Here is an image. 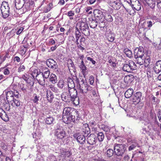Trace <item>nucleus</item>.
Listing matches in <instances>:
<instances>
[{"mask_svg":"<svg viewBox=\"0 0 161 161\" xmlns=\"http://www.w3.org/2000/svg\"><path fill=\"white\" fill-rule=\"evenodd\" d=\"M80 29L82 33L85 36H88L90 34V30L86 22L80 21L77 24L76 29Z\"/></svg>","mask_w":161,"mask_h":161,"instance_id":"f257e3e1","label":"nucleus"},{"mask_svg":"<svg viewBox=\"0 0 161 161\" xmlns=\"http://www.w3.org/2000/svg\"><path fill=\"white\" fill-rule=\"evenodd\" d=\"M78 112L76 110H73L72 108L69 107L65 108L63 112V117L65 118L66 117L67 119H71L73 121L75 120V116L74 114H78Z\"/></svg>","mask_w":161,"mask_h":161,"instance_id":"f03ea898","label":"nucleus"},{"mask_svg":"<svg viewBox=\"0 0 161 161\" xmlns=\"http://www.w3.org/2000/svg\"><path fill=\"white\" fill-rule=\"evenodd\" d=\"M114 154L118 156H122L126 150L125 146L121 144H115L114 147Z\"/></svg>","mask_w":161,"mask_h":161,"instance_id":"7ed1b4c3","label":"nucleus"},{"mask_svg":"<svg viewBox=\"0 0 161 161\" xmlns=\"http://www.w3.org/2000/svg\"><path fill=\"white\" fill-rule=\"evenodd\" d=\"M0 9L3 17L4 19H6L9 16L10 14V8L7 2L6 1L3 2Z\"/></svg>","mask_w":161,"mask_h":161,"instance_id":"20e7f679","label":"nucleus"},{"mask_svg":"<svg viewBox=\"0 0 161 161\" xmlns=\"http://www.w3.org/2000/svg\"><path fill=\"white\" fill-rule=\"evenodd\" d=\"M136 66L135 62L132 60H129L123 64L122 69L123 71L128 72H131L136 69Z\"/></svg>","mask_w":161,"mask_h":161,"instance_id":"39448f33","label":"nucleus"},{"mask_svg":"<svg viewBox=\"0 0 161 161\" xmlns=\"http://www.w3.org/2000/svg\"><path fill=\"white\" fill-rule=\"evenodd\" d=\"M35 74L36 72V79L38 81L40 84L42 85H44L45 83V80L46 79L43 75V73L41 72H38L37 70H35Z\"/></svg>","mask_w":161,"mask_h":161,"instance_id":"423d86ee","label":"nucleus"},{"mask_svg":"<svg viewBox=\"0 0 161 161\" xmlns=\"http://www.w3.org/2000/svg\"><path fill=\"white\" fill-rule=\"evenodd\" d=\"M95 18L98 21H103L105 19L103 12L99 9H95L93 12Z\"/></svg>","mask_w":161,"mask_h":161,"instance_id":"0eeeda50","label":"nucleus"},{"mask_svg":"<svg viewBox=\"0 0 161 161\" xmlns=\"http://www.w3.org/2000/svg\"><path fill=\"white\" fill-rule=\"evenodd\" d=\"M134 58L144 56L145 53L143 47H139L136 48L134 50Z\"/></svg>","mask_w":161,"mask_h":161,"instance_id":"6e6552de","label":"nucleus"},{"mask_svg":"<svg viewBox=\"0 0 161 161\" xmlns=\"http://www.w3.org/2000/svg\"><path fill=\"white\" fill-rule=\"evenodd\" d=\"M47 64L48 67L54 70L56 69L58 67L57 62L52 58L47 60Z\"/></svg>","mask_w":161,"mask_h":161,"instance_id":"1a4fd4ad","label":"nucleus"},{"mask_svg":"<svg viewBox=\"0 0 161 161\" xmlns=\"http://www.w3.org/2000/svg\"><path fill=\"white\" fill-rule=\"evenodd\" d=\"M142 94L140 92H137L134 93L132 96V101L136 104L138 103L141 100Z\"/></svg>","mask_w":161,"mask_h":161,"instance_id":"9d476101","label":"nucleus"},{"mask_svg":"<svg viewBox=\"0 0 161 161\" xmlns=\"http://www.w3.org/2000/svg\"><path fill=\"white\" fill-rule=\"evenodd\" d=\"M56 136L57 138L62 139L66 135L65 131L63 129H57L55 132Z\"/></svg>","mask_w":161,"mask_h":161,"instance_id":"9b49d317","label":"nucleus"},{"mask_svg":"<svg viewBox=\"0 0 161 161\" xmlns=\"http://www.w3.org/2000/svg\"><path fill=\"white\" fill-rule=\"evenodd\" d=\"M96 137L94 134H91L89 136L87 139V143L91 145H93L96 143Z\"/></svg>","mask_w":161,"mask_h":161,"instance_id":"f8f14e48","label":"nucleus"},{"mask_svg":"<svg viewBox=\"0 0 161 161\" xmlns=\"http://www.w3.org/2000/svg\"><path fill=\"white\" fill-rule=\"evenodd\" d=\"M6 95V99L8 101L11 102L12 100L14 99V93L12 91H8L5 90L3 92Z\"/></svg>","mask_w":161,"mask_h":161,"instance_id":"ddd939ff","label":"nucleus"},{"mask_svg":"<svg viewBox=\"0 0 161 161\" xmlns=\"http://www.w3.org/2000/svg\"><path fill=\"white\" fill-rule=\"evenodd\" d=\"M68 91L63 92L61 95V98L63 101L65 102H69L71 101L72 98L70 97Z\"/></svg>","mask_w":161,"mask_h":161,"instance_id":"4468645a","label":"nucleus"},{"mask_svg":"<svg viewBox=\"0 0 161 161\" xmlns=\"http://www.w3.org/2000/svg\"><path fill=\"white\" fill-rule=\"evenodd\" d=\"M82 134L86 136L90 133V129L88 126V125L87 124H84L82 127Z\"/></svg>","mask_w":161,"mask_h":161,"instance_id":"2eb2a0df","label":"nucleus"},{"mask_svg":"<svg viewBox=\"0 0 161 161\" xmlns=\"http://www.w3.org/2000/svg\"><path fill=\"white\" fill-rule=\"evenodd\" d=\"M0 117L5 121L7 122L9 120L8 116L5 111L1 108H0Z\"/></svg>","mask_w":161,"mask_h":161,"instance_id":"dca6fc26","label":"nucleus"},{"mask_svg":"<svg viewBox=\"0 0 161 161\" xmlns=\"http://www.w3.org/2000/svg\"><path fill=\"white\" fill-rule=\"evenodd\" d=\"M153 69L156 73L158 74L161 71V60H158L156 63Z\"/></svg>","mask_w":161,"mask_h":161,"instance_id":"f3484780","label":"nucleus"},{"mask_svg":"<svg viewBox=\"0 0 161 161\" xmlns=\"http://www.w3.org/2000/svg\"><path fill=\"white\" fill-rule=\"evenodd\" d=\"M77 137L76 139L78 142L81 144H84L85 142L86 139L84 135L82 134V135H80L78 133L77 135Z\"/></svg>","mask_w":161,"mask_h":161,"instance_id":"a211bd4d","label":"nucleus"},{"mask_svg":"<svg viewBox=\"0 0 161 161\" xmlns=\"http://www.w3.org/2000/svg\"><path fill=\"white\" fill-rule=\"evenodd\" d=\"M34 5L33 2L29 1L27 3L24 4L23 7H24V8H25L26 11H28L31 9L32 7H33Z\"/></svg>","mask_w":161,"mask_h":161,"instance_id":"6ab92c4d","label":"nucleus"},{"mask_svg":"<svg viewBox=\"0 0 161 161\" xmlns=\"http://www.w3.org/2000/svg\"><path fill=\"white\" fill-rule=\"evenodd\" d=\"M68 92L72 99L77 96V91L75 88L69 89Z\"/></svg>","mask_w":161,"mask_h":161,"instance_id":"aec40b11","label":"nucleus"},{"mask_svg":"<svg viewBox=\"0 0 161 161\" xmlns=\"http://www.w3.org/2000/svg\"><path fill=\"white\" fill-rule=\"evenodd\" d=\"M25 0H15V7L18 9H19L23 7Z\"/></svg>","mask_w":161,"mask_h":161,"instance_id":"412c9836","label":"nucleus"},{"mask_svg":"<svg viewBox=\"0 0 161 161\" xmlns=\"http://www.w3.org/2000/svg\"><path fill=\"white\" fill-rule=\"evenodd\" d=\"M79 89L81 93H83L84 91H88L89 90L88 88L90 86H88L86 82L85 83H84L79 84Z\"/></svg>","mask_w":161,"mask_h":161,"instance_id":"4be33fe9","label":"nucleus"},{"mask_svg":"<svg viewBox=\"0 0 161 161\" xmlns=\"http://www.w3.org/2000/svg\"><path fill=\"white\" fill-rule=\"evenodd\" d=\"M133 92V89L131 88H129L125 92V96L126 98H129L131 97Z\"/></svg>","mask_w":161,"mask_h":161,"instance_id":"5701e85b","label":"nucleus"},{"mask_svg":"<svg viewBox=\"0 0 161 161\" xmlns=\"http://www.w3.org/2000/svg\"><path fill=\"white\" fill-rule=\"evenodd\" d=\"M145 58L144 56L143 57H138L137 58H135L136 59V63L139 64L140 65H143L144 63V58Z\"/></svg>","mask_w":161,"mask_h":161,"instance_id":"b1692460","label":"nucleus"},{"mask_svg":"<svg viewBox=\"0 0 161 161\" xmlns=\"http://www.w3.org/2000/svg\"><path fill=\"white\" fill-rule=\"evenodd\" d=\"M144 1L151 8H154L155 6V0H144Z\"/></svg>","mask_w":161,"mask_h":161,"instance_id":"393cba45","label":"nucleus"},{"mask_svg":"<svg viewBox=\"0 0 161 161\" xmlns=\"http://www.w3.org/2000/svg\"><path fill=\"white\" fill-rule=\"evenodd\" d=\"M49 81L53 84L56 83L58 81L56 76L54 74H52L50 75Z\"/></svg>","mask_w":161,"mask_h":161,"instance_id":"a878e982","label":"nucleus"},{"mask_svg":"<svg viewBox=\"0 0 161 161\" xmlns=\"http://www.w3.org/2000/svg\"><path fill=\"white\" fill-rule=\"evenodd\" d=\"M46 123L48 125L53 124L54 119L52 116L47 117L45 119Z\"/></svg>","mask_w":161,"mask_h":161,"instance_id":"bb28decb","label":"nucleus"},{"mask_svg":"<svg viewBox=\"0 0 161 161\" xmlns=\"http://www.w3.org/2000/svg\"><path fill=\"white\" fill-rule=\"evenodd\" d=\"M145 58H144V63L147 66L150 63L151 58L149 55L146 54L144 55Z\"/></svg>","mask_w":161,"mask_h":161,"instance_id":"cd10ccee","label":"nucleus"},{"mask_svg":"<svg viewBox=\"0 0 161 161\" xmlns=\"http://www.w3.org/2000/svg\"><path fill=\"white\" fill-rule=\"evenodd\" d=\"M133 7L136 10H139L141 9V4L139 1L137 2L132 5Z\"/></svg>","mask_w":161,"mask_h":161,"instance_id":"c85d7f7f","label":"nucleus"},{"mask_svg":"<svg viewBox=\"0 0 161 161\" xmlns=\"http://www.w3.org/2000/svg\"><path fill=\"white\" fill-rule=\"evenodd\" d=\"M47 100L50 103L52 102L53 99L54 98L53 95L52 94L51 92H47Z\"/></svg>","mask_w":161,"mask_h":161,"instance_id":"c756f323","label":"nucleus"},{"mask_svg":"<svg viewBox=\"0 0 161 161\" xmlns=\"http://www.w3.org/2000/svg\"><path fill=\"white\" fill-rule=\"evenodd\" d=\"M49 87L51 90L54 93L57 94H58L59 93V91L58 89L54 86L52 85H49Z\"/></svg>","mask_w":161,"mask_h":161,"instance_id":"7c9ffc66","label":"nucleus"},{"mask_svg":"<svg viewBox=\"0 0 161 161\" xmlns=\"http://www.w3.org/2000/svg\"><path fill=\"white\" fill-rule=\"evenodd\" d=\"M124 52L128 57L131 58L132 57V52L129 49L127 48H125L124 50Z\"/></svg>","mask_w":161,"mask_h":161,"instance_id":"2f4dec72","label":"nucleus"},{"mask_svg":"<svg viewBox=\"0 0 161 161\" xmlns=\"http://www.w3.org/2000/svg\"><path fill=\"white\" fill-rule=\"evenodd\" d=\"M81 33L78 31V30H77V31L75 32V37L76 39V41H75V42L76 43L77 45H78V44H79L78 40H79V39L81 36Z\"/></svg>","mask_w":161,"mask_h":161,"instance_id":"473e14b6","label":"nucleus"},{"mask_svg":"<svg viewBox=\"0 0 161 161\" xmlns=\"http://www.w3.org/2000/svg\"><path fill=\"white\" fill-rule=\"evenodd\" d=\"M67 86L68 87V89L74 88L75 84L73 80L70 79L67 84Z\"/></svg>","mask_w":161,"mask_h":161,"instance_id":"72a5a7b5","label":"nucleus"},{"mask_svg":"<svg viewBox=\"0 0 161 161\" xmlns=\"http://www.w3.org/2000/svg\"><path fill=\"white\" fill-rule=\"evenodd\" d=\"M65 85H66L64 80H60L58 82L57 85L59 88L62 89L64 86Z\"/></svg>","mask_w":161,"mask_h":161,"instance_id":"f704fd0d","label":"nucleus"},{"mask_svg":"<svg viewBox=\"0 0 161 161\" xmlns=\"http://www.w3.org/2000/svg\"><path fill=\"white\" fill-rule=\"evenodd\" d=\"M13 102L12 103V105L13 106H16L17 107L19 106L20 105V102L19 101L15 99H14L12 100Z\"/></svg>","mask_w":161,"mask_h":161,"instance_id":"c9c22d12","label":"nucleus"},{"mask_svg":"<svg viewBox=\"0 0 161 161\" xmlns=\"http://www.w3.org/2000/svg\"><path fill=\"white\" fill-rule=\"evenodd\" d=\"M67 64L69 70H72L73 69L74 65L73 61L71 59H69L68 60Z\"/></svg>","mask_w":161,"mask_h":161,"instance_id":"e433bc0d","label":"nucleus"},{"mask_svg":"<svg viewBox=\"0 0 161 161\" xmlns=\"http://www.w3.org/2000/svg\"><path fill=\"white\" fill-rule=\"evenodd\" d=\"M10 56L9 55L8 53H7L5 55L3 58H2V56H0V58L2 60L1 64L4 61L7 60L10 58Z\"/></svg>","mask_w":161,"mask_h":161,"instance_id":"4c0bfd02","label":"nucleus"},{"mask_svg":"<svg viewBox=\"0 0 161 161\" xmlns=\"http://www.w3.org/2000/svg\"><path fill=\"white\" fill-rule=\"evenodd\" d=\"M97 22L96 20H92L90 23L89 25L91 28H94L97 25Z\"/></svg>","mask_w":161,"mask_h":161,"instance_id":"58836bf2","label":"nucleus"},{"mask_svg":"<svg viewBox=\"0 0 161 161\" xmlns=\"http://www.w3.org/2000/svg\"><path fill=\"white\" fill-rule=\"evenodd\" d=\"M104 138V135L103 133L100 132L97 134L98 139L100 142L102 141Z\"/></svg>","mask_w":161,"mask_h":161,"instance_id":"ea45409f","label":"nucleus"},{"mask_svg":"<svg viewBox=\"0 0 161 161\" xmlns=\"http://www.w3.org/2000/svg\"><path fill=\"white\" fill-rule=\"evenodd\" d=\"M50 74V71L47 69V71H44L43 73V75L45 79H47L49 77Z\"/></svg>","mask_w":161,"mask_h":161,"instance_id":"a19ab883","label":"nucleus"},{"mask_svg":"<svg viewBox=\"0 0 161 161\" xmlns=\"http://www.w3.org/2000/svg\"><path fill=\"white\" fill-rule=\"evenodd\" d=\"M71 101L73 102L74 104L76 105H78L79 103V98L77 96L73 99H72Z\"/></svg>","mask_w":161,"mask_h":161,"instance_id":"79ce46f5","label":"nucleus"},{"mask_svg":"<svg viewBox=\"0 0 161 161\" xmlns=\"http://www.w3.org/2000/svg\"><path fill=\"white\" fill-rule=\"evenodd\" d=\"M114 151L112 149H109L107 150L106 154L108 157H110L112 156L114 154Z\"/></svg>","mask_w":161,"mask_h":161,"instance_id":"37998d69","label":"nucleus"},{"mask_svg":"<svg viewBox=\"0 0 161 161\" xmlns=\"http://www.w3.org/2000/svg\"><path fill=\"white\" fill-rule=\"evenodd\" d=\"M117 0H109L108 3L112 6L117 5L118 4Z\"/></svg>","mask_w":161,"mask_h":161,"instance_id":"c03bdc74","label":"nucleus"},{"mask_svg":"<svg viewBox=\"0 0 161 161\" xmlns=\"http://www.w3.org/2000/svg\"><path fill=\"white\" fill-rule=\"evenodd\" d=\"M105 19H104V20H103V21H99V26L100 28H104L106 26V25L105 24Z\"/></svg>","mask_w":161,"mask_h":161,"instance_id":"a18cd8bd","label":"nucleus"},{"mask_svg":"<svg viewBox=\"0 0 161 161\" xmlns=\"http://www.w3.org/2000/svg\"><path fill=\"white\" fill-rule=\"evenodd\" d=\"M147 27L150 28L155 23V22L153 19H151L150 21H147Z\"/></svg>","mask_w":161,"mask_h":161,"instance_id":"49530a36","label":"nucleus"},{"mask_svg":"<svg viewBox=\"0 0 161 161\" xmlns=\"http://www.w3.org/2000/svg\"><path fill=\"white\" fill-rule=\"evenodd\" d=\"M138 144L137 143H135L132 144L128 148L129 150L131 151L134 149L136 146H138Z\"/></svg>","mask_w":161,"mask_h":161,"instance_id":"de8ad7c7","label":"nucleus"},{"mask_svg":"<svg viewBox=\"0 0 161 161\" xmlns=\"http://www.w3.org/2000/svg\"><path fill=\"white\" fill-rule=\"evenodd\" d=\"M25 67L23 65H20L18 69V72L20 73L24 71L25 69Z\"/></svg>","mask_w":161,"mask_h":161,"instance_id":"09e8293b","label":"nucleus"},{"mask_svg":"<svg viewBox=\"0 0 161 161\" xmlns=\"http://www.w3.org/2000/svg\"><path fill=\"white\" fill-rule=\"evenodd\" d=\"M102 128L103 130L106 132H108L109 131L110 129L108 126L107 125H102Z\"/></svg>","mask_w":161,"mask_h":161,"instance_id":"8fccbe9b","label":"nucleus"},{"mask_svg":"<svg viewBox=\"0 0 161 161\" xmlns=\"http://www.w3.org/2000/svg\"><path fill=\"white\" fill-rule=\"evenodd\" d=\"M39 97H38L36 95L34 97V98L33 100V102L36 103H38Z\"/></svg>","mask_w":161,"mask_h":161,"instance_id":"3c124183","label":"nucleus"},{"mask_svg":"<svg viewBox=\"0 0 161 161\" xmlns=\"http://www.w3.org/2000/svg\"><path fill=\"white\" fill-rule=\"evenodd\" d=\"M1 147L2 149L4 150H7L8 149L6 145L4 143H2L1 144Z\"/></svg>","mask_w":161,"mask_h":161,"instance_id":"603ef678","label":"nucleus"},{"mask_svg":"<svg viewBox=\"0 0 161 161\" xmlns=\"http://www.w3.org/2000/svg\"><path fill=\"white\" fill-rule=\"evenodd\" d=\"M94 77L93 76L91 75L90 77L89 82L90 84L91 85H92L93 84V83L94 81Z\"/></svg>","mask_w":161,"mask_h":161,"instance_id":"864d4df0","label":"nucleus"},{"mask_svg":"<svg viewBox=\"0 0 161 161\" xmlns=\"http://www.w3.org/2000/svg\"><path fill=\"white\" fill-rule=\"evenodd\" d=\"M157 116L159 121L161 122V110L159 109L157 113Z\"/></svg>","mask_w":161,"mask_h":161,"instance_id":"5fc2aeb1","label":"nucleus"},{"mask_svg":"<svg viewBox=\"0 0 161 161\" xmlns=\"http://www.w3.org/2000/svg\"><path fill=\"white\" fill-rule=\"evenodd\" d=\"M3 73L5 75H8L10 73V72L8 69L6 68L4 69Z\"/></svg>","mask_w":161,"mask_h":161,"instance_id":"6e6d98bb","label":"nucleus"},{"mask_svg":"<svg viewBox=\"0 0 161 161\" xmlns=\"http://www.w3.org/2000/svg\"><path fill=\"white\" fill-rule=\"evenodd\" d=\"M108 39L109 41L112 42L114 41V36H113L111 35L110 36H108Z\"/></svg>","mask_w":161,"mask_h":161,"instance_id":"4d7b16f0","label":"nucleus"},{"mask_svg":"<svg viewBox=\"0 0 161 161\" xmlns=\"http://www.w3.org/2000/svg\"><path fill=\"white\" fill-rule=\"evenodd\" d=\"M74 13L72 11H70L67 13L69 17L73 16L74 15Z\"/></svg>","mask_w":161,"mask_h":161,"instance_id":"13d9d810","label":"nucleus"},{"mask_svg":"<svg viewBox=\"0 0 161 161\" xmlns=\"http://www.w3.org/2000/svg\"><path fill=\"white\" fill-rule=\"evenodd\" d=\"M87 60H89L92 62V63L93 64H95L96 63V61L93 60L92 58L90 57H87Z\"/></svg>","mask_w":161,"mask_h":161,"instance_id":"bf43d9fd","label":"nucleus"},{"mask_svg":"<svg viewBox=\"0 0 161 161\" xmlns=\"http://www.w3.org/2000/svg\"><path fill=\"white\" fill-rule=\"evenodd\" d=\"M14 93V96L17 98H18L19 97V95L18 92L16 91H14V92H13Z\"/></svg>","mask_w":161,"mask_h":161,"instance_id":"052dcab7","label":"nucleus"},{"mask_svg":"<svg viewBox=\"0 0 161 161\" xmlns=\"http://www.w3.org/2000/svg\"><path fill=\"white\" fill-rule=\"evenodd\" d=\"M81 72L84 76V77L85 78L86 76L87 75L88 73L86 71V69L81 70Z\"/></svg>","mask_w":161,"mask_h":161,"instance_id":"680f3d73","label":"nucleus"},{"mask_svg":"<svg viewBox=\"0 0 161 161\" xmlns=\"http://www.w3.org/2000/svg\"><path fill=\"white\" fill-rule=\"evenodd\" d=\"M24 28L22 27H20L19 30L17 31L16 34L17 35H19L23 31Z\"/></svg>","mask_w":161,"mask_h":161,"instance_id":"e2e57ef3","label":"nucleus"},{"mask_svg":"<svg viewBox=\"0 0 161 161\" xmlns=\"http://www.w3.org/2000/svg\"><path fill=\"white\" fill-rule=\"evenodd\" d=\"M107 21L109 22H112L113 21V18L110 15H108L107 19Z\"/></svg>","mask_w":161,"mask_h":161,"instance_id":"0e129e2a","label":"nucleus"},{"mask_svg":"<svg viewBox=\"0 0 161 161\" xmlns=\"http://www.w3.org/2000/svg\"><path fill=\"white\" fill-rule=\"evenodd\" d=\"M79 67L81 70L87 69V68L85 65H80Z\"/></svg>","mask_w":161,"mask_h":161,"instance_id":"69168bd1","label":"nucleus"},{"mask_svg":"<svg viewBox=\"0 0 161 161\" xmlns=\"http://www.w3.org/2000/svg\"><path fill=\"white\" fill-rule=\"evenodd\" d=\"M14 61H16L18 62H19L20 60V58L18 56L14 57Z\"/></svg>","mask_w":161,"mask_h":161,"instance_id":"338daca9","label":"nucleus"},{"mask_svg":"<svg viewBox=\"0 0 161 161\" xmlns=\"http://www.w3.org/2000/svg\"><path fill=\"white\" fill-rule=\"evenodd\" d=\"M50 161H57V159L56 158H55V157L53 156V155L51 156V158L50 159Z\"/></svg>","mask_w":161,"mask_h":161,"instance_id":"774afa93","label":"nucleus"}]
</instances>
